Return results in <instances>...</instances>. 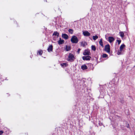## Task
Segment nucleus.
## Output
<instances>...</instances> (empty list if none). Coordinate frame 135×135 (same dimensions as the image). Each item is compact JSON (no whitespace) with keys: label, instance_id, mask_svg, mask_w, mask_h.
I'll return each instance as SVG.
<instances>
[{"label":"nucleus","instance_id":"obj_9","mask_svg":"<svg viewBox=\"0 0 135 135\" xmlns=\"http://www.w3.org/2000/svg\"><path fill=\"white\" fill-rule=\"evenodd\" d=\"M108 41L110 43H111L113 42L114 40V38L112 37H108Z\"/></svg>","mask_w":135,"mask_h":135},{"label":"nucleus","instance_id":"obj_13","mask_svg":"<svg viewBox=\"0 0 135 135\" xmlns=\"http://www.w3.org/2000/svg\"><path fill=\"white\" fill-rule=\"evenodd\" d=\"M81 68L83 70H84L87 69V67L85 65H84L81 66Z\"/></svg>","mask_w":135,"mask_h":135},{"label":"nucleus","instance_id":"obj_18","mask_svg":"<svg viewBox=\"0 0 135 135\" xmlns=\"http://www.w3.org/2000/svg\"><path fill=\"white\" fill-rule=\"evenodd\" d=\"M98 38V36L97 35L94 36H93V39L94 40H96Z\"/></svg>","mask_w":135,"mask_h":135},{"label":"nucleus","instance_id":"obj_24","mask_svg":"<svg viewBox=\"0 0 135 135\" xmlns=\"http://www.w3.org/2000/svg\"><path fill=\"white\" fill-rule=\"evenodd\" d=\"M122 51H120V50L118 51L117 52V54L118 55H120L122 54L121 52Z\"/></svg>","mask_w":135,"mask_h":135},{"label":"nucleus","instance_id":"obj_6","mask_svg":"<svg viewBox=\"0 0 135 135\" xmlns=\"http://www.w3.org/2000/svg\"><path fill=\"white\" fill-rule=\"evenodd\" d=\"M83 34L85 36H88L90 35V33L88 31H84L83 32Z\"/></svg>","mask_w":135,"mask_h":135},{"label":"nucleus","instance_id":"obj_10","mask_svg":"<svg viewBox=\"0 0 135 135\" xmlns=\"http://www.w3.org/2000/svg\"><path fill=\"white\" fill-rule=\"evenodd\" d=\"M64 42V41L63 40H61V38H60V40L58 41V43L59 45L62 44Z\"/></svg>","mask_w":135,"mask_h":135},{"label":"nucleus","instance_id":"obj_17","mask_svg":"<svg viewBox=\"0 0 135 135\" xmlns=\"http://www.w3.org/2000/svg\"><path fill=\"white\" fill-rule=\"evenodd\" d=\"M53 35L57 36L58 37L59 35V33L55 31L54 32Z\"/></svg>","mask_w":135,"mask_h":135},{"label":"nucleus","instance_id":"obj_21","mask_svg":"<svg viewBox=\"0 0 135 135\" xmlns=\"http://www.w3.org/2000/svg\"><path fill=\"white\" fill-rule=\"evenodd\" d=\"M38 53L39 54L41 55L42 53V51L41 50H40L38 51Z\"/></svg>","mask_w":135,"mask_h":135},{"label":"nucleus","instance_id":"obj_15","mask_svg":"<svg viewBox=\"0 0 135 135\" xmlns=\"http://www.w3.org/2000/svg\"><path fill=\"white\" fill-rule=\"evenodd\" d=\"M99 42L100 45L102 47H103V42H102V38L100 39Z\"/></svg>","mask_w":135,"mask_h":135},{"label":"nucleus","instance_id":"obj_22","mask_svg":"<svg viewBox=\"0 0 135 135\" xmlns=\"http://www.w3.org/2000/svg\"><path fill=\"white\" fill-rule=\"evenodd\" d=\"M69 32L71 34H72L73 32V30L72 29H69L68 30Z\"/></svg>","mask_w":135,"mask_h":135},{"label":"nucleus","instance_id":"obj_11","mask_svg":"<svg viewBox=\"0 0 135 135\" xmlns=\"http://www.w3.org/2000/svg\"><path fill=\"white\" fill-rule=\"evenodd\" d=\"M81 46L84 47L87 45V43L85 41L82 42H81Z\"/></svg>","mask_w":135,"mask_h":135},{"label":"nucleus","instance_id":"obj_4","mask_svg":"<svg viewBox=\"0 0 135 135\" xmlns=\"http://www.w3.org/2000/svg\"><path fill=\"white\" fill-rule=\"evenodd\" d=\"M90 51L88 49L85 50L83 53V54L85 55H90Z\"/></svg>","mask_w":135,"mask_h":135},{"label":"nucleus","instance_id":"obj_12","mask_svg":"<svg viewBox=\"0 0 135 135\" xmlns=\"http://www.w3.org/2000/svg\"><path fill=\"white\" fill-rule=\"evenodd\" d=\"M119 34L120 36L122 38H123L124 37V33L123 32H119Z\"/></svg>","mask_w":135,"mask_h":135},{"label":"nucleus","instance_id":"obj_20","mask_svg":"<svg viewBox=\"0 0 135 135\" xmlns=\"http://www.w3.org/2000/svg\"><path fill=\"white\" fill-rule=\"evenodd\" d=\"M91 49L92 50L94 51H95L96 50L95 46L93 45H92L91 46Z\"/></svg>","mask_w":135,"mask_h":135},{"label":"nucleus","instance_id":"obj_23","mask_svg":"<svg viewBox=\"0 0 135 135\" xmlns=\"http://www.w3.org/2000/svg\"><path fill=\"white\" fill-rule=\"evenodd\" d=\"M108 56V55L106 54H104L103 55L102 57L104 58Z\"/></svg>","mask_w":135,"mask_h":135},{"label":"nucleus","instance_id":"obj_27","mask_svg":"<svg viewBox=\"0 0 135 135\" xmlns=\"http://www.w3.org/2000/svg\"><path fill=\"white\" fill-rule=\"evenodd\" d=\"M3 133V132L2 131H0V135H1Z\"/></svg>","mask_w":135,"mask_h":135},{"label":"nucleus","instance_id":"obj_1","mask_svg":"<svg viewBox=\"0 0 135 135\" xmlns=\"http://www.w3.org/2000/svg\"><path fill=\"white\" fill-rule=\"evenodd\" d=\"M71 41L72 43H77L78 42V40L76 36H74L72 37Z\"/></svg>","mask_w":135,"mask_h":135},{"label":"nucleus","instance_id":"obj_5","mask_svg":"<svg viewBox=\"0 0 135 135\" xmlns=\"http://www.w3.org/2000/svg\"><path fill=\"white\" fill-rule=\"evenodd\" d=\"M91 58V57L89 56H84L82 57V59L84 60H90Z\"/></svg>","mask_w":135,"mask_h":135},{"label":"nucleus","instance_id":"obj_2","mask_svg":"<svg viewBox=\"0 0 135 135\" xmlns=\"http://www.w3.org/2000/svg\"><path fill=\"white\" fill-rule=\"evenodd\" d=\"M75 59V58L74 55L70 53L68 56V60L72 62Z\"/></svg>","mask_w":135,"mask_h":135},{"label":"nucleus","instance_id":"obj_25","mask_svg":"<svg viewBox=\"0 0 135 135\" xmlns=\"http://www.w3.org/2000/svg\"><path fill=\"white\" fill-rule=\"evenodd\" d=\"M117 42H118V44L119 45L120 44V43L121 42V40H117Z\"/></svg>","mask_w":135,"mask_h":135},{"label":"nucleus","instance_id":"obj_16","mask_svg":"<svg viewBox=\"0 0 135 135\" xmlns=\"http://www.w3.org/2000/svg\"><path fill=\"white\" fill-rule=\"evenodd\" d=\"M71 47L70 46L66 45V46L65 49L67 51H68L70 50Z\"/></svg>","mask_w":135,"mask_h":135},{"label":"nucleus","instance_id":"obj_8","mask_svg":"<svg viewBox=\"0 0 135 135\" xmlns=\"http://www.w3.org/2000/svg\"><path fill=\"white\" fill-rule=\"evenodd\" d=\"M62 37L66 40L69 37L66 34H62Z\"/></svg>","mask_w":135,"mask_h":135},{"label":"nucleus","instance_id":"obj_14","mask_svg":"<svg viewBox=\"0 0 135 135\" xmlns=\"http://www.w3.org/2000/svg\"><path fill=\"white\" fill-rule=\"evenodd\" d=\"M125 47V46L124 44H122L121 45L120 47V51H122L123 50L124 48Z\"/></svg>","mask_w":135,"mask_h":135},{"label":"nucleus","instance_id":"obj_3","mask_svg":"<svg viewBox=\"0 0 135 135\" xmlns=\"http://www.w3.org/2000/svg\"><path fill=\"white\" fill-rule=\"evenodd\" d=\"M104 50L107 53H109L110 52V46L109 44H107L105 46Z\"/></svg>","mask_w":135,"mask_h":135},{"label":"nucleus","instance_id":"obj_7","mask_svg":"<svg viewBox=\"0 0 135 135\" xmlns=\"http://www.w3.org/2000/svg\"><path fill=\"white\" fill-rule=\"evenodd\" d=\"M48 52H52L53 50V46L52 45H50L47 48V49Z\"/></svg>","mask_w":135,"mask_h":135},{"label":"nucleus","instance_id":"obj_19","mask_svg":"<svg viewBox=\"0 0 135 135\" xmlns=\"http://www.w3.org/2000/svg\"><path fill=\"white\" fill-rule=\"evenodd\" d=\"M68 65V64L66 63H63L61 64V65L62 67L64 66H67Z\"/></svg>","mask_w":135,"mask_h":135},{"label":"nucleus","instance_id":"obj_26","mask_svg":"<svg viewBox=\"0 0 135 135\" xmlns=\"http://www.w3.org/2000/svg\"><path fill=\"white\" fill-rule=\"evenodd\" d=\"M81 50V49H78V51H77V52L78 53V54H79V52H80V51Z\"/></svg>","mask_w":135,"mask_h":135}]
</instances>
